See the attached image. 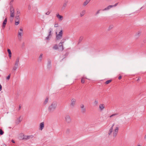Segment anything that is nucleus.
<instances>
[{"instance_id":"nucleus-22","label":"nucleus","mask_w":146,"mask_h":146,"mask_svg":"<svg viewBox=\"0 0 146 146\" xmlns=\"http://www.w3.org/2000/svg\"><path fill=\"white\" fill-rule=\"evenodd\" d=\"M18 58H17L16 61V62L15 63V66H14L15 67H17V68L18 66Z\"/></svg>"},{"instance_id":"nucleus-15","label":"nucleus","mask_w":146,"mask_h":146,"mask_svg":"<svg viewBox=\"0 0 146 146\" xmlns=\"http://www.w3.org/2000/svg\"><path fill=\"white\" fill-rule=\"evenodd\" d=\"M56 17L58 18L60 21H61L62 20L63 18V17L61 15H60L59 14L56 15Z\"/></svg>"},{"instance_id":"nucleus-25","label":"nucleus","mask_w":146,"mask_h":146,"mask_svg":"<svg viewBox=\"0 0 146 146\" xmlns=\"http://www.w3.org/2000/svg\"><path fill=\"white\" fill-rule=\"evenodd\" d=\"M48 97H46L45 101H44V105H45L48 102Z\"/></svg>"},{"instance_id":"nucleus-37","label":"nucleus","mask_w":146,"mask_h":146,"mask_svg":"<svg viewBox=\"0 0 146 146\" xmlns=\"http://www.w3.org/2000/svg\"><path fill=\"white\" fill-rule=\"evenodd\" d=\"M23 119V117H21V116L19 117V122H21Z\"/></svg>"},{"instance_id":"nucleus-20","label":"nucleus","mask_w":146,"mask_h":146,"mask_svg":"<svg viewBox=\"0 0 146 146\" xmlns=\"http://www.w3.org/2000/svg\"><path fill=\"white\" fill-rule=\"evenodd\" d=\"M90 0H86L83 3V5L84 6H86L90 1Z\"/></svg>"},{"instance_id":"nucleus-17","label":"nucleus","mask_w":146,"mask_h":146,"mask_svg":"<svg viewBox=\"0 0 146 146\" xmlns=\"http://www.w3.org/2000/svg\"><path fill=\"white\" fill-rule=\"evenodd\" d=\"M68 1H65L64 2V4H63V6L62 7V9H64L66 7V6L67 5V4H68Z\"/></svg>"},{"instance_id":"nucleus-33","label":"nucleus","mask_w":146,"mask_h":146,"mask_svg":"<svg viewBox=\"0 0 146 146\" xmlns=\"http://www.w3.org/2000/svg\"><path fill=\"white\" fill-rule=\"evenodd\" d=\"M94 104L95 106H97L98 104V101L97 100H95L94 102Z\"/></svg>"},{"instance_id":"nucleus-55","label":"nucleus","mask_w":146,"mask_h":146,"mask_svg":"<svg viewBox=\"0 0 146 146\" xmlns=\"http://www.w3.org/2000/svg\"><path fill=\"white\" fill-rule=\"evenodd\" d=\"M114 125H115V124L114 123H113L112 125V126L111 127H112V129H113V126Z\"/></svg>"},{"instance_id":"nucleus-29","label":"nucleus","mask_w":146,"mask_h":146,"mask_svg":"<svg viewBox=\"0 0 146 146\" xmlns=\"http://www.w3.org/2000/svg\"><path fill=\"white\" fill-rule=\"evenodd\" d=\"M112 81L111 80H110L107 81L105 82V84H108L111 82Z\"/></svg>"},{"instance_id":"nucleus-5","label":"nucleus","mask_w":146,"mask_h":146,"mask_svg":"<svg viewBox=\"0 0 146 146\" xmlns=\"http://www.w3.org/2000/svg\"><path fill=\"white\" fill-rule=\"evenodd\" d=\"M64 42L63 41H62V40L61 41V42L59 43V48L58 49L60 50L61 51H62L63 50L64 48L63 46V44L64 43Z\"/></svg>"},{"instance_id":"nucleus-39","label":"nucleus","mask_w":146,"mask_h":146,"mask_svg":"<svg viewBox=\"0 0 146 146\" xmlns=\"http://www.w3.org/2000/svg\"><path fill=\"white\" fill-rule=\"evenodd\" d=\"M117 133L113 132V136L114 137H115L116 136Z\"/></svg>"},{"instance_id":"nucleus-38","label":"nucleus","mask_w":146,"mask_h":146,"mask_svg":"<svg viewBox=\"0 0 146 146\" xmlns=\"http://www.w3.org/2000/svg\"><path fill=\"white\" fill-rule=\"evenodd\" d=\"M11 76V74H9L8 76H7L6 78V79L7 80H9V79L10 78Z\"/></svg>"},{"instance_id":"nucleus-53","label":"nucleus","mask_w":146,"mask_h":146,"mask_svg":"<svg viewBox=\"0 0 146 146\" xmlns=\"http://www.w3.org/2000/svg\"><path fill=\"white\" fill-rule=\"evenodd\" d=\"M21 108V106H20V105H19V110H20Z\"/></svg>"},{"instance_id":"nucleus-7","label":"nucleus","mask_w":146,"mask_h":146,"mask_svg":"<svg viewBox=\"0 0 146 146\" xmlns=\"http://www.w3.org/2000/svg\"><path fill=\"white\" fill-rule=\"evenodd\" d=\"M76 100L74 98H72L71 100L70 106L72 107H74L76 104Z\"/></svg>"},{"instance_id":"nucleus-9","label":"nucleus","mask_w":146,"mask_h":146,"mask_svg":"<svg viewBox=\"0 0 146 146\" xmlns=\"http://www.w3.org/2000/svg\"><path fill=\"white\" fill-rule=\"evenodd\" d=\"M65 119L66 121L68 123H70L71 121V119L69 116L66 115L65 117Z\"/></svg>"},{"instance_id":"nucleus-28","label":"nucleus","mask_w":146,"mask_h":146,"mask_svg":"<svg viewBox=\"0 0 146 146\" xmlns=\"http://www.w3.org/2000/svg\"><path fill=\"white\" fill-rule=\"evenodd\" d=\"M83 38V37L82 36H80L79 39L78 43V44H79L80 43L81 41H82Z\"/></svg>"},{"instance_id":"nucleus-11","label":"nucleus","mask_w":146,"mask_h":146,"mask_svg":"<svg viewBox=\"0 0 146 146\" xmlns=\"http://www.w3.org/2000/svg\"><path fill=\"white\" fill-rule=\"evenodd\" d=\"M51 60H50L48 59V63L47 64V68L50 69L51 68Z\"/></svg>"},{"instance_id":"nucleus-26","label":"nucleus","mask_w":146,"mask_h":146,"mask_svg":"<svg viewBox=\"0 0 146 146\" xmlns=\"http://www.w3.org/2000/svg\"><path fill=\"white\" fill-rule=\"evenodd\" d=\"M86 11L85 10L83 11L80 13V16L81 17L83 16L85 13Z\"/></svg>"},{"instance_id":"nucleus-59","label":"nucleus","mask_w":146,"mask_h":146,"mask_svg":"<svg viewBox=\"0 0 146 146\" xmlns=\"http://www.w3.org/2000/svg\"><path fill=\"white\" fill-rule=\"evenodd\" d=\"M67 54H65V56H67Z\"/></svg>"},{"instance_id":"nucleus-51","label":"nucleus","mask_w":146,"mask_h":146,"mask_svg":"<svg viewBox=\"0 0 146 146\" xmlns=\"http://www.w3.org/2000/svg\"><path fill=\"white\" fill-rule=\"evenodd\" d=\"M121 78V76H119L118 77V79L119 80H120Z\"/></svg>"},{"instance_id":"nucleus-1","label":"nucleus","mask_w":146,"mask_h":146,"mask_svg":"<svg viewBox=\"0 0 146 146\" xmlns=\"http://www.w3.org/2000/svg\"><path fill=\"white\" fill-rule=\"evenodd\" d=\"M57 103L56 101L53 102L49 106L48 110L49 113L53 112L56 109L57 106Z\"/></svg>"},{"instance_id":"nucleus-12","label":"nucleus","mask_w":146,"mask_h":146,"mask_svg":"<svg viewBox=\"0 0 146 146\" xmlns=\"http://www.w3.org/2000/svg\"><path fill=\"white\" fill-rule=\"evenodd\" d=\"M7 18H5L3 23L2 28L3 29H4L5 27V25L7 24Z\"/></svg>"},{"instance_id":"nucleus-48","label":"nucleus","mask_w":146,"mask_h":146,"mask_svg":"<svg viewBox=\"0 0 146 146\" xmlns=\"http://www.w3.org/2000/svg\"><path fill=\"white\" fill-rule=\"evenodd\" d=\"M2 87L1 85L0 84V91H1L2 90Z\"/></svg>"},{"instance_id":"nucleus-57","label":"nucleus","mask_w":146,"mask_h":146,"mask_svg":"<svg viewBox=\"0 0 146 146\" xmlns=\"http://www.w3.org/2000/svg\"><path fill=\"white\" fill-rule=\"evenodd\" d=\"M1 146H6V145L5 144H3Z\"/></svg>"},{"instance_id":"nucleus-43","label":"nucleus","mask_w":146,"mask_h":146,"mask_svg":"<svg viewBox=\"0 0 146 146\" xmlns=\"http://www.w3.org/2000/svg\"><path fill=\"white\" fill-rule=\"evenodd\" d=\"M17 68V67L14 66L13 68V71H15Z\"/></svg>"},{"instance_id":"nucleus-16","label":"nucleus","mask_w":146,"mask_h":146,"mask_svg":"<svg viewBox=\"0 0 146 146\" xmlns=\"http://www.w3.org/2000/svg\"><path fill=\"white\" fill-rule=\"evenodd\" d=\"M112 7H113V6L112 5H110L108 6L107 7L105 8L103 10V11H106L107 10H108Z\"/></svg>"},{"instance_id":"nucleus-31","label":"nucleus","mask_w":146,"mask_h":146,"mask_svg":"<svg viewBox=\"0 0 146 146\" xmlns=\"http://www.w3.org/2000/svg\"><path fill=\"white\" fill-rule=\"evenodd\" d=\"M118 128L117 127H116L115 129H114V132L117 133L118 132Z\"/></svg>"},{"instance_id":"nucleus-3","label":"nucleus","mask_w":146,"mask_h":146,"mask_svg":"<svg viewBox=\"0 0 146 146\" xmlns=\"http://www.w3.org/2000/svg\"><path fill=\"white\" fill-rule=\"evenodd\" d=\"M52 29L51 28H50L48 30L49 31L48 35V36L46 37L45 39L47 40H49L50 38L52 36V34L51 33Z\"/></svg>"},{"instance_id":"nucleus-46","label":"nucleus","mask_w":146,"mask_h":146,"mask_svg":"<svg viewBox=\"0 0 146 146\" xmlns=\"http://www.w3.org/2000/svg\"><path fill=\"white\" fill-rule=\"evenodd\" d=\"M58 24H54V27H58Z\"/></svg>"},{"instance_id":"nucleus-58","label":"nucleus","mask_w":146,"mask_h":146,"mask_svg":"<svg viewBox=\"0 0 146 146\" xmlns=\"http://www.w3.org/2000/svg\"><path fill=\"white\" fill-rule=\"evenodd\" d=\"M145 138H146V135H145Z\"/></svg>"},{"instance_id":"nucleus-13","label":"nucleus","mask_w":146,"mask_h":146,"mask_svg":"<svg viewBox=\"0 0 146 146\" xmlns=\"http://www.w3.org/2000/svg\"><path fill=\"white\" fill-rule=\"evenodd\" d=\"M33 135H25V140H27L32 138L33 137Z\"/></svg>"},{"instance_id":"nucleus-18","label":"nucleus","mask_w":146,"mask_h":146,"mask_svg":"<svg viewBox=\"0 0 146 146\" xmlns=\"http://www.w3.org/2000/svg\"><path fill=\"white\" fill-rule=\"evenodd\" d=\"M99 108L101 111H102L104 108V105L103 104H100L99 105Z\"/></svg>"},{"instance_id":"nucleus-10","label":"nucleus","mask_w":146,"mask_h":146,"mask_svg":"<svg viewBox=\"0 0 146 146\" xmlns=\"http://www.w3.org/2000/svg\"><path fill=\"white\" fill-rule=\"evenodd\" d=\"M141 33V32L140 31H138L135 34V38L137 39H138L140 36Z\"/></svg>"},{"instance_id":"nucleus-50","label":"nucleus","mask_w":146,"mask_h":146,"mask_svg":"<svg viewBox=\"0 0 146 146\" xmlns=\"http://www.w3.org/2000/svg\"><path fill=\"white\" fill-rule=\"evenodd\" d=\"M25 46V44L24 42H23L22 44V47H23Z\"/></svg>"},{"instance_id":"nucleus-23","label":"nucleus","mask_w":146,"mask_h":146,"mask_svg":"<svg viewBox=\"0 0 146 146\" xmlns=\"http://www.w3.org/2000/svg\"><path fill=\"white\" fill-rule=\"evenodd\" d=\"M23 32H19V36H21L23 35ZM21 39V37H19V40H20Z\"/></svg>"},{"instance_id":"nucleus-27","label":"nucleus","mask_w":146,"mask_h":146,"mask_svg":"<svg viewBox=\"0 0 146 146\" xmlns=\"http://www.w3.org/2000/svg\"><path fill=\"white\" fill-rule=\"evenodd\" d=\"M53 48L55 50L58 49V47L57 44H55L53 47Z\"/></svg>"},{"instance_id":"nucleus-19","label":"nucleus","mask_w":146,"mask_h":146,"mask_svg":"<svg viewBox=\"0 0 146 146\" xmlns=\"http://www.w3.org/2000/svg\"><path fill=\"white\" fill-rule=\"evenodd\" d=\"M7 52L9 53V56L10 58H11V52L10 50L9 49H7Z\"/></svg>"},{"instance_id":"nucleus-4","label":"nucleus","mask_w":146,"mask_h":146,"mask_svg":"<svg viewBox=\"0 0 146 146\" xmlns=\"http://www.w3.org/2000/svg\"><path fill=\"white\" fill-rule=\"evenodd\" d=\"M10 17H13L15 16L14 9L12 6L10 7Z\"/></svg>"},{"instance_id":"nucleus-34","label":"nucleus","mask_w":146,"mask_h":146,"mask_svg":"<svg viewBox=\"0 0 146 146\" xmlns=\"http://www.w3.org/2000/svg\"><path fill=\"white\" fill-rule=\"evenodd\" d=\"M113 25H110L108 28V30L109 31L110 30L113 28Z\"/></svg>"},{"instance_id":"nucleus-60","label":"nucleus","mask_w":146,"mask_h":146,"mask_svg":"<svg viewBox=\"0 0 146 146\" xmlns=\"http://www.w3.org/2000/svg\"><path fill=\"white\" fill-rule=\"evenodd\" d=\"M137 146H141L140 145H137Z\"/></svg>"},{"instance_id":"nucleus-49","label":"nucleus","mask_w":146,"mask_h":146,"mask_svg":"<svg viewBox=\"0 0 146 146\" xmlns=\"http://www.w3.org/2000/svg\"><path fill=\"white\" fill-rule=\"evenodd\" d=\"M143 42L144 43H145L146 42V40L144 39L143 40Z\"/></svg>"},{"instance_id":"nucleus-21","label":"nucleus","mask_w":146,"mask_h":146,"mask_svg":"<svg viewBox=\"0 0 146 146\" xmlns=\"http://www.w3.org/2000/svg\"><path fill=\"white\" fill-rule=\"evenodd\" d=\"M113 129H112V127H111L109 130V132L108 133V134L109 135H111V133L113 132Z\"/></svg>"},{"instance_id":"nucleus-52","label":"nucleus","mask_w":146,"mask_h":146,"mask_svg":"<svg viewBox=\"0 0 146 146\" xmlns=\"http://www.w3.org/2000/svg\"><path fill=\"white\" fill-rule=\"evenodd\" d=\"M140 79H141V78L140 77H138V79L137 80V81H139V80H140Z\"/></svg>"},{"instance_id":"nucleus-41","label":"nucleus","mask_w":146,"mask_h":146,"mask_svg":"<svg viewBox=\"0 0 146 146\" xmlns=\"http://www.w3.org/2000/svg\"><path fill=\"white\" fill-rule=\"evenodd\" d=\"M31 5H29L28 6V9L29 10H30L31 9Z\"/></svg>"},{"instance_id":"nucleus-24","label":"nucleus","mask_w":146,"mask_h":146,"mask_svg":"<svg viewBox=\"0 0 146 146\" xmlns=\"http://www.w3.org/2000/svg\"><path fill=\"white\" fill-rule=\"evenodd\" d=\"M42 54H40V55L38 59V61L39 62H41L42 60Z\"/></svg>"},{"instance_id":"nucleus-30","label":"nucleus","mask_w":146,"mask_h":146,"mask_svg":"<svg viewBox=\"0 0 146 146\" xmlns=\"http://www.w3.org/2000/svg\"><path fill=\"white\" fill-rule=\"evenodd\" d=\"M70 129H67L66 131V133L67 134H69L70 133Z\"/></svg>"},{"instance_id":"nucleus-44","label":"nucleus","mask_w":146,"mask_h":146,"mask_svg":"<svg viewBox=\"0 0 146 146\" xmlns=\"http://www.w3.org/2000/svg\"><path fill=\"white\" fill-rule=\"evenodd\" d=\"M50 13V12L49 11H48V12H47L45 14L46 15H49Z\"/></svg>"},{"instance_id":"nucleus-2","label":"nucleus","mask_w":146,"mask_h":146,"mask_svg":"<svg viewBox=\"0 0 146 146\" xmlns=\"http://www.w3.org/2000/svg\"><path fill=\"white\" fill-rule=\"evenodd\" d=\"M63 31L62 29L59 32L58 34H57V32L56 33V38L57 40H59L61 39L62 36Z\"/></svg>"},{"instance_id":"nucleus-42","label":"nucleus","mask_w":146,"mask_h":146,"mask_svg":"<svg viewBox=\"0 0 146 146\" xmlns=\"http://www.w3.org/2000/svg\"><path fill=\"white\" fill-rule=\"evenodd\" d=\"M118 3H116L114 5H112L113 6V7L116 6L117 5Z\"/></svg>"},{"instance_id":"nucleus-36","label":"nucleus","mask_w":146,"mask_h":146,"mask_svg":"<svg viewBox=\"0 0 146 146\" xmlns=\"http://www.w3.org/2000/svg\"><path fill=\"white\" fill-rule=\"evenodd\" d=\"M100 11H101V9H99V10H98L97 11L96 13H95V15H97L98 14H99L100 13Z\"/></svg>"},{"instance_id":"nucleus-56","label":"nucleus","mask_w":146,"mask_h":146,"mask_svg":"<svg viewBox=\"0 0 146 146\" xmlns=\"http://www.w3.org/2000/svg\"><path fill=\"white\" fill-rule=\"evenodd\" d=\"M11 141H12V142L13 143H15V142L13 140V139H12V140Z\"/></svg>"},{"instance_id":"nucleus-45","label":"nucleus","mask_w":146,"mask_h":146,"mask_svg":"<svg viewBox=\"0 0 146 146\" xmlns=\"http://www.w3.org/2000/svg\"><path fill=\"white\" fill-rule=\"evenodd\" d=\"M13 0H11L10 2V6H12L11 5L12 4V3L13 2Z\"/></svg>"},{"instance_id":"nucleus-35","label":"nucleus","mask_w":146,"mask_h":146,"mask_svg":"<svg viewBox=\"0 0 146 146\" xmlns=\"http://www.w3.org/2000/svg\"><path fill=\"white\" fill-rule=\"evenodd\" d=\"M118 114V113H114V114H113L112 115H110V118L111 117H112L113 116H114L117 115Z\"/></svg>"},{"instance_id":"nucleus-54","label":"nucleus","mask_w":146,"mask_h":146,"mask_svg":"<svg viewBox=\"0 0 146 146\" xmlns=\"http://www.w3.org/2000/svg\"><path fill=\"white\" fill-rule=\"evenodd\" d=\"M20 32H23V29L22 28H20Z\"/></svg>"},{"instance_id":"nucleus-14","label":"nucleus","mask_w":146,"mask_h":146,"mask_svg":"<svg viewBox=\"0 0 146 146\" xmlns=\"http://www.w3.org/2000/svg\"><path fill=\"white\" fill-rule=\"evenodd\" d=\"M44 122H42L40 123V129L42 130L44 128Z\"/></svg>"},{"instance_id":"nucleus-6","label":"nucleus","mask_w":146,"mask_h":146,"mask_svg":"<svg viewBox=\"0 0 146 146\" xmlns=\"http://www.w3.org/2000/svg\"><path fill=\"white\" fill-rule=\"evenodd\" d=\"M80 108L81 109V112L83 113H85L86 112V109L84 107L83 104H81L80 105Z\"/></svg>"},{"instance_id":"nucleus-32","label":"nucleus","mask_w":146,"mask_h":146,"mask_svg":"<svg viewBox=\"0 0 146 146\" xmlns=\"http://www.w3.org/2000/svg\"><path fill=\"white\" fill-rule=\"evenodd\" d=\"M4 133V132L0 128V135H2Z\"/></svg>"},{"instance_id":"nucleus-8","label":"nucleus","mask_w":146,"mask_h":146,"mask_svg":"<svg viewBox=\"0 0 146 146\" xmlns=\"http://www.w3.org/2000/svg\"><path fill=\"white\" fill-rule=\"evenodd\" d=\"M19 139L20 140H25V135L22 133L19 134Z\"/></svg>"},{"instance_id":"nucleus-47","label":"nucleus","mask_w":146,"mask_h":146,"mask_svg":"<svg viewBox=\"0 0 146 146\" xmlns=\"http://www.w3.org/2000/svg\"><path fill=\"white\" fill-rule=\"evenodd\" d=\"M15 24L17 25H18V21H16L15 22Z\"/></svg>"},{"instance_id":"nucleus-40","label":"nucleus","mask_w":146,"mask_h":146,"mask_svg":"<svg viewBox=\"0 0 146 146\" xmlns=\"http://www.w3.org/2000/svg\"><path fill=\"white\" fill-rule=\"evenodd\" d=\"M84 78H82L81 80V82L83 84L84 83L85 81H84Z\"/></svg>"}]
</instances>
